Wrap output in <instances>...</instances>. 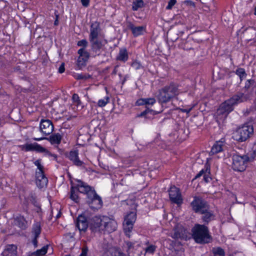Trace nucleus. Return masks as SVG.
Wrapping results in <instances>:
<instances>
[{
	"label": "nucleus",
	"mask_w": 256,
	"mask_h": 256,
	"mask_svg": "<svg viewBox=\"0 0 256 256\" xmlns=\"http://www.w3.org/2000/svg\"><path fill=\"white\" fill-rule=\"evenodd\" d=\"M76 226L80 232H85L88 227V222L86 217L82 215L78 216Z\"/></svg>",
	"instance_id": "412c9836"
},
{
	"label": "nucleus",
	"mask_w": 256,
	"mask_h": 256,
	"mask_svg": "<svg viewBox=\"0 0 256 256\" xmlns=\"http://www.w3.org/2000/svg\"><path fill=\"white\" fill-rule=\"evenodd\" d=\"M193 107H190L189 108H182L180 110L183 112L188 114L192 109Z\"/></svg>",
	"instance_id": "a18cd8bd"
},
{
	"label": "nucleus",
	"mask_w": 256,
	"mask_h": 256,
	"mask_svg": "<svg viewBox=\"0 0 256 256\" xmlns=\"http://www.w3.org/2000/svg\"><path fill=\"white\" fill-rule=\"evenodd\" d=\"M100 36L101 29L100 23L97 22H92L90 27L89 40L100 39L99 36Z\"/></svg>",
	"instance_id": "2eb2a0df"
},
{
	"label": "nucleus",
	"mask_w": 256,
	"mask_h": 256,
	"mask_svg": "<svg viewBox=\"0 0 256 256\" xmlns=\"http://www.w3.org/2000/svg\"><path fill=\"white\" fill-rule=\"evenodd\" d=\"M136 218V213L133 212L128 213L124 218L123 223L124 230L126 234L128 237L130 236V233L133 228Z\"/></svg>",
	"instance_id": "6e6552de"
},
{
	"label": "nucleus",
	"mask_w": 256,
	"mask_h": 256,
	"mask_svg": "<svg viewBox=\"0 0 256 256\" xmlns=\"http://www.w3.org/2000/svg\"><path fill=\"white\" fill-rule=\"evenodd\" d=\"M202 214V219L205 224H208L210 222L215 219V215L214 212L210 210V207L200 213Z\"/></svg>",
	"instance_id": "4be33fe9"
},
{
	"label": "nucleus",
	"mask_w": 256,
	"mask_h": 256,
	"mask_svg": "<svg viewBox=\"0 0 256 256\" xmlns=\"http://www.w3.org/2000/svg\"><path fill=\"white\" fill-rule=\"evenodd\" d=\"M193 210L196 213H202L208 208L209 205L201 198L196 197L191 203Z\"/></svg>",
	"instance_id": "1a4fd4ad"
},
{
	"label": "nucleus",
	"mask_w": 256,
	"mask_h": 256,
	"mask_svg": "<svg viewBox=\"0 0 256 256\" xmlns=\"http://www.w3.org/2000/svg\"><path fill=\"white\" fill-rule=\"evenodd\" d=\"M88 41L85 40H82L80 41H78L77 43V45L79 46H82V48H84L85 50H86V48L88 46Z\"/></svg>",
	"instance_id": "ea45409f"
},
{
	"label": "nucleus",
	"mask_w": 256,
	"mask_h": 256,
	"mask_svg": "<svg viewBox=\"0 0 256 256\" xmlns=\"http://www.w3.org/2000/svg\"><path fill=\"white\" fill-rule=\"evenodd\" d=\"M76 78L77 80H83V79H86V78L84 76H83L80 74H78V75L76 76Z\"/></svg>",
	"instance_id": "8fccbe9b"
},
{
	"label": "nucleus",
	"mask_w": 256,
	"mask_h": 256,
	"mask_svg": "<svg viewBox=\"0 0 256 256\" xmlns=\"http://www.w3.org/2000/svg\"><path fill=\"white\" fill-rule=\"evenodd\" d=\"M128 28L132 30L134 36H138L142 34L146 31L145 26H136L134 24L129 22Z\"/></svg>",
	"instance_id": "5701e85b"
},
{
	"label": "nucleus",
	"mask_w": 256,
	"mask_h": 256,
	"mask_svg": "<svg viewBox=\"0 0 256 256\" xmlns=\"http://www.w3.org/2000/svg\"><path fill=\"white\" fill-rule=\"evenodd\" d=\"M210 170L206 168V170H202L198 174H196L195 178H200L202 176L204 175V180L206 182H208L211 180V178L209 176Z\"/></svg>",
	"instance_id": "cd10ccee"
},
{
	"label": "nucleus",
	"mask_w": 256,
	"mask_h": 256,
	"mask_svg": "<svg viewBox=\"0 0 256 256\" xmlns=\"http://www.w3.org/2000/svg\"><path fill=\"white\" fill-rule=\"evenodd\" d=\"M156 249V246L154 245H150L145 248L146 253L152 254Z\"/></svg>",
	"instance_id": "58836bf2"
},
{
	"label": "nucleus",
	"mask_w": 256,
	"mask_h": 256,
	"mask_svg": "<svg viewBox=\"0 0 256 256\" xmlns=\"http://www.w3.org/2000/svg\"><path fill=\"white\" fill-rule=\"evenodd\" d=\"M179 93L178 86L174 83H171L159 90L158 100L160 103H166L177 96Z\"/></svg>",
	"instance_id": "7ed1b4c3"
},
{
	"label": "nucleus",
	"mask_w": 256,
	"mask_h": 256,
	"mask_svg": "<svg viewBox=\"0 0 256 256\" xmlns=\"http://www.w3.org/2000/svg\"><path fill=\"white\" fill-rule=\"evenodd\" d=\"M76 186H72L71 187L70 198L76 203L78 202L79 197L78 194V191L86 195V202L92 209L100 208L102 206V201L101 198L97 194L94 189L81 180H76Z\"/></svg>",
	"instance_id": "f257e3e1"
},
{
	"label": "nucleus",
	"mask_w": 256,
	"mask_h": 256,
	"mask_svg": "<svg viewBox=\"0 0 256 256\" xmlns=\"http://www.w3.org/2000/svg\"><path fill=\"white\" fill-rule=\"evenodd\" d=\"M88 252V249L86 248H82V252L80 256H86Z\"/></svg>",
	"instance_id": "de8ad7c7"
},
{
	"label": "nucleus",
	"mask_w": 256,
	"mask_h": 256,
	"mask_svg": "<svg viewBox=\"0 0 256 256\" xmlns=\"http://www.w3.org/2000/svg\"><path fill=\"white\" fill-rule=\"evenodd\" d=\"M248 158L246 155L234 154L232 156V168L234 170L243 172L246 170Z\"/></svg>",
	"instance_id": "423d86ee"
},
{
	"label": "nucleus",
	"mask_w": 256,
	"mask_h": 256,
	"mask_svg": "<svg viewBox=\"0 0 256 256\" xmlns=\"http://www.w3.org/2000/svg\"><path fill=\"white\" fill-rule=\"evenodd\" d=\"M148 112H150V113H152L153 112L152 110H146L144 112H142L140 114V116H146L147 114H148Z\"/></svg>",
	"instance_id": "09e8293b"
},
{
	"label": "nucleus",
	"mask_w": 256,
	"mask_h": 256,
	"mask_svg": "<svg viewBox=\"0 0 256 256\" xmlns=\"http://www.w3.org/2000/svg\"><path fill=\"white\" fill-rule=\"evenodd\" d=\"M103 228L102 230L111 232L116 230L117 224L116 221L108 217L103 216Z\"/></svg>",
	"instance_id": "4468645a"
},
{
	"label": "nucleus",
	"mask_w": 256,
	"mask_h": 256,
	"mask_svg": "<svg viewBox=\"0 0 256 256\" xmlns=\"http://www.w3.org/2000/svg\"><path fill=\"white\" fill-rule=\"evenodd\" d=\"M68 158L74 164L82 168H84V163L80 160L78 158V150L70 151L69 153Z\"/></svg>",
	"instance_id": "a211bd4d"
},
{
	"label": "nucleus",
	"mask_w": 256,
	"mask_h": 256,
	"mask_svg": "<svg viewBox=\"0 0 256 256\" xmlns=\"http://www.w3.org/2000/svg\"><path fill=\"white\" fill-rule=\"evenodd\" d=\"M248 96L242 92H238L230 99L226 100L220 106L229 114L234 110V106L246 101Z\"/></svg>",
	"instance_id": "20e7f679"
},
{
	"label": "nucleus",
	"mask_w": 256,
	"mask_h": 256,
	"mask_svg": "<svg viewBox=\"0 0 256 256\" xmlns=\"http://www.w3.org/2000/svg\"><path fill=\"white\" fill-rule=\"evenodd\" d=\"M253 126L250 125H244L238 128L232 134V138L239 142H244L253 134Z\"/></svg>",
	"instance_id": "39448f33"
},
{
	"label": "nucleus",
	"mask_w": 256,
	"mask_h": 256,
	"mask_svg": "<svg viewBox=\"0 0 256 256\" xmlns=\"http://www.w3.org/2000/svg\"><path fill=\"white\" fill-rule=\"evenodd\" d=\"M236 74L240 77L241 81L246 78L247 76L244 69L241 68H238L236 70Z\"/></svg>",
	"instance_id": "2f4dec72"
},
{
	"label": "nucleus",
	"mask_w": 256,
	"mask_h": 256,
	"mask_svg": "<svg viewBox=\"0 0 256 256\" xmlns=\"http://www.w3.org/2000/svg\"><path fill=\"white\" fill-rule=\"evenodd\" d=\"M109 102V98L106 96L103 99H100L98 101V104L99 106H104Z\"/></svg>",
	"instance_id": "4c0bfd02"
},
{
	"label": "nucleus",
	"mask_w": 256,
	"mask_h": 256,
	"mask_svg": "<svg viewBox=\"0 0 256 256\" xmlns=\"http://www.w3.org/2000/svg\"><path fill=\"white\" fill-rule=\"evenodd\" d=\"M32 232V242L34 248H36L38 246L37 238L41 232V226L40 222H36L34 224Z\"/></svg>",
	"instance_id": "f3484780"
},
{
	"label": "nucleus",
	"mask_w": 256,
	"mask_h": 256,
	"mask_svg": "<svg viewBox=\"0 0 256 256\" xmlns=\"http://www.w3.org/2000/svg\"><path fill=\"white\" fill-rule=\"evenodd\" d=\"M36 184L40 188L46 187L48 183V180L44 176V172L40 174L36 172Z\"/></svg>",
	"instance_id": "aec40b11"
},
{
	"label": "nucleus",
	"mask_w": 256,
	"mask_h": 256,
	"mask_svg": "<svg viewBox=\"0 0 256 256\" xmlns=\"http://www.w3.org/2000/svg\"><path fill=\"white\" fill-rule=\"evenodd\" d=\"M192 232V238L198 244H208L212 240V237L210 234L208 228L204 224H195Z\"/></svg>",
	"instance_id": "f03ea898"
},
{
	"label": "nucleus",
	"mask_w": 256,
	"mask_h": 256,
	"mask_svg": "<svg viewBox=\"0 0 256 256\" xmlns=\"http://www.w3.org/2000/svg\"><path fill=\"white\" fill-rule=\"evenodd\" d=\"M156 102V100L154 98H141L136 102L138 106L146 104L152 105Z\"/></svg>",
	"instance_id": "c756f323"
},
{
	"label": "nucleus",
	"mask_w": 256,
	"mask_h": 256,
	"mask_svg": "<svg viewBox=\"0 0 256 256\" xmlns=\"http://www.w3.org/2000/svg\"><path fill=\"white\" fill-rule=\"evenodd\" d=\"M128 54L126 48H122L120 50L116 60L120 61L126 62L128 59Z\"/></svg>",
	"instance_id": "c85d7f7f"
},
{
	"label": "nucleus",
	"mask_w": 256,
	"mask_h": 256,
	"mask_svg": "<svg viewBox=\"0 0 256 256\" xmlns=\"http://www.w3.org/2000/svg\"><path fill=\"white\" fill-rule=\"evenodd\" d=\"M81 2L82 3V4L84 6H88L89 4V0H81Z\"/></svg>",
	"instance_id": "49530a36"
},
{
	"label": "nucleus",
	"mask_w": 256,
	"mask_h": 256,
	"mask_svg": "<svg viewBox=\"0 0 256 256\" xmlns=\"http://www.w3.org/2000/svg\"><path fill=\"white\" fill-rule=\"evenodd\" d=\"M214 256H225L224 250L220 247L214 248L212 249Z\"/></svg>",
	"instance_id": "f704fd0d"
},
{
	"label": "nucleus",
	"mask_w": 256,
	"mask_h": 256,
	"mask_svg": "<svg viewBox=\"0 0 256 256\" xmlns=\"http://www.w3.org/2000/svg\"><path fill=\"white\" fill-rule=\"evenodd\" d=\"M14 224L22 230L26 229L28 226V222L24 216H19L14 219Z\"/></svg>",
	"instance_id": "bb28decb"
},
{
	"label": "nucleus",
	"mask_w": 256,
	"mask_h": 256,
	"mask_svg": "<svg viewBox=\"0 0 256 256\" xmlns=\"http://www.w3.org/2000/svg\"><path fill=\"white\" fill-rule=\"evenodd\" d=\"M132 66L135 70H138L142 68V64L139 62L135 60L132 64Z\"/></svg>",
	"instance_id": "79ce46f5"
},
{
	"label": "nucleus",
	"mask_w": 256,
	"mask_h": 256,
	"mask_svg": "<svg viewBox=\"0 0 256 256\" xmlns=\"http://www.w3.org/2000/svg\"><path fill=\"white\" fill-rule=\"evenodd\" d=\"M224 146L223 141L220 140L216 142L212 148L210 153V154L212 155L222 152Z\"/></svg>",
	"instance_id": "a878e982"
},
{
	"label": "nucleus",
	"mask_w": 256,
	"mask_h": 256,
	"mask_svg": "<svg viewBox=\"0 0 256 256\" xmlns=\"http://www.w3.org/2000/svg\"><path fill=\"white\" fill-rule=\"evenodd\" d=\"M72 100L74 102H75L77 106L80 105L81 104V102L80 100V98L78 94H74L72 97Z\"/></svg>",
	"instance_id": "a19ab883"
},
{
	"label": "nucleus",
	"mask_w": 256,
	"mask_h": 256,
	"mask_svg": "<svg viewBox=\"0 0 256 256\" xmlns=\"http://www.w3.org/2000/svg\"><path fill=\"white\" fill-rule=\"evenodd\" d=\"M254 80L250 79L247 80L244 86V90L248 91L254 84Z\"/></svg>",
	"instance_id": "e433bc0d"
},
{
	"label": "nucleus",
	"mask_w": 256,
	"mask_h": 256,
	"mask_svg": "<svg viewBox=\"0 0 256 256\" xmlns=\"http://www.w3.org/2000/svg\"><path fill=\"white\" fill-rule=\"evenodd\" d=\"M34 164L37 166V170L36 172H39L42 174L44 172V166L41 164L40 160H37L34 162Z\"/></svg>",
	"instance_id": "c9c22d12"
},
{
	"label": "nucleus",
	"mask_w": 256,
	"mask_h": 256,
	"mask_svg": "<svg viewBox=\"0 0 256 256\" xmlns=\"http://www.w3.org/2000/svg\"><path fill=\"white\" fill-rule=\"evenodd\" d=\"M170 236L174 239L184 238L186 236V230L182 227V226H177L174 230Z\"/></svg>",
	"instance_id": "b1692460"
},
{
	"label": "nucleus",
	"mask_w": 256,
	"mask_h": 256,
	"mask_svg": "<svg viewBox=\"0 0 256 256\" xmlns=\"http://www.w3.org/2000/svg\"><path fill=\"white\" fill-rule=\"evenodd\" d=\"M48 245L43 246L41 249L37 250L33 253V255L35 256H44L47 252Z\"/></svg>",
	"instance_id": "473e14b6"
},
{
	"label": "nucleus",
	"mask_w": 256,
	"mask_h": 256,
	"mask_svg": "<svg viewBox=\"0 0 256 256\" xmlns=\"http://www.w3.org/2000/svg\"><path fill=\"white\" fill-rule=\"evenodd\" d=\"M40 129L44 135L47 136L52 132L54 126L51 120L42 119L40 122Z\"/></svg>",
	"instance_id": "9b49d317"
},
{
	"label": "nucleus",
	"mask_w": 256,
	"mask_h": 256,
	"mask_svg": "<svg viewBox=\"0 0 256 256\" xmlns=\"http://www.w3.org/2000/svg\"><path fill=\"white\" fill-rule=\"evenodd\" d=\"M184 3L187 4H188L192 6H194V3L190 0H185Z\"/></svg>",
	"instance_id": "3c124183"
},
{
	"label": "nucleus",
	"mask_w": 256,
	"mask_h": 256,
	"mask_svg": "<svg viewBox=\"0 0 256 256\" xmlns=\"http://www.w3.org/2000/svg\"><path fill=\"white\" fill-rule=\"evenodd\" d=\"M62 136L59 133L54 134L51 135L48 138H34L33 140L36 141H40L42 140H48L52 144H60Z\"/></svg>",
	"instance_id": "6ab92c4d"
},
{
	"label": "nucleus",
	"mask_w": 256,
	"mask_h": 256,
	"mask_svg": "<svg viewBox=\"0 0 256 256\" xmlns=\"http://www.w3.org/2000/svg\"><path fill=\"white\" fill-rule=\"evenodd\" d=\"M17 247L14 244H10L6 246L2 254V256H16L17 254Z\"/></svg>",
	"instance_id": "393cba45"
},
{
	"label": "nucleus",
	"mask_w": 256,
	"mask_h": 256,
	"mask_svg": "<svg viewBox=\"0 0 256 256\" xmlns=\"http://www.w3.org/2000/svg\"><path fill=\"white\" fill-rule=\"evenodd\" d=\"M79 56L77 60V66L79 69H82L86 65V62L90 57L89 52L84 48H80L78 52Z\"/></svg>",
	"instance_id": "9d476101"
},
{
	"label": "nucleus",
	"mask_w": 256,
	"mask_h": 256,
	"mask_svg": "<svg viewBox=\"0 0 256 256\" xmlns=\"http://www.w3.org/2000/svg\"><path fill=\"white\" fill-rule=\"evenodd\" d=\"M212 0V1L213 0Z\"/></svg>",
	"instance_id": "5fc2aeb1"
},
{
	"label": "nucleus",
	"mask_w": 256,
	"mask_h": 256,
	"mask_svg": "<svg viewBox=\"0 0 256 256\" xmlns=\"http://www.w3.org/2000/svg\"><path fill=\"white\" fill-rule=\"evenodd\" d=\"M90 229L93 232L100 231L103 228V216H94L89 222Z\"/></svg>",
	"instance_id": "f8f14e48"
},
{
	"label": "nucleus",
	"mask_w": 256,
	"mask_h": 256,
	"mask_svg": "<svg viewBox=\"0 0 256 256\" xmlns=\"http://www.w3.org/2000/svg\"><path fill=\"white\" fill-rule=\"evenodd\" d=\"M144 4L142 0H136L132 2V9L134 11L138 10V8L144 6Z\"/></svg>",
	"instance_id": "7c9ffc66"
},
{
	"label": "nucleus",
	"mask_w": 256,
	"mask_h": 256,
	"mask_svg": "<svg viewBox=\"0 0 256 256\" xmlns=\"http://www.w3.org/2000/svg\"><path fill=\"white\" fill-rule=\"evenodd\" d=\"M54 24L56 26L58 24V17L56 18V19L54 21Z\"/></svg>",
	"instance_id": "603ef678"
},
{
	"label": "nucleus",
	"mask_w": 256,
	"mask_h": 256,
	"mask_svg": "<svg viewBox=\"0 0 256 256\" xmlns=\"http://www.w3.org/2000/svg\"><path fill=\"white\" fill-rule=\"evenodd\" d=\"M176 0H170L168 5L166 7V10H171L172 6L176 4Z\"/></svg>",
	"instance_id": "37998d69"
},
{
	"label": "nucleus",
	"mask_w": 256,
	"mask_h": 256,
	"mask_svg": "<svg viewBox=\"0 0 256 256\" xmlns=\"http://www.w3.org/2000/svg\"><path fill=\"white\" fill-rule=\"evenodd\" d=\"M170 200L174 203L180 204L182 202V198L180 190L175 186H171L169 190Z\"/></svg>",
	"instance_id": "dca6fc26"
},
{
	"label": "nucleus",
	"mask_w": 256,
	"mask_h": 256,
	"mask_svg": "<svg viewBox=\"0 0 256 256\" xmlns=\"http://www.w3.org/2000/svg\"><path fill=\"white\" fill-rule=\"evenodd\" d=\"M90 43L91 51L94 56H99L101 53V49L104 46V40L101 39L89 40Z\"/></svg>",
	"instance_id": "ddd939ff"
},
{
	"label": "nucleus",
	"mask_w": 256,
	"mask_h": 256,
	"mask_svg": "<svg viewBox=\"0 0 256 256\" xmlns=\"http://www.w3.org/2000/svg\"><path fill=\"white\" fill-rule=\"evenodd\" d=\"M228 112L226 111L225 110H224L220 106L217 110L216 114L218 116L220 117V118H226L227 116L228 115Z\"/></svg>",
	"instance_id": "72a5a7b5"
},
{
	"label": "nucleus",
	"mask_w": 256,
	"mask_h": 256,
	"mask_svg": "<svg viewBox=\"0 0 256 256\" xmlns=\"http://www.w3.org/2000/svg\"><path fill=\"white\" fill-rule=\"evenodd\" d=\"M65 68H64V63H62L60 66L58 68V72L60 74H62L64 72Z\"/></svg>",
	"instance_id": "c03bdc74"
},
{
	"label": "nucleus",
	"mask_w": 256,
	"mask_h": 256,
	"mask_svg": "<svg viewBox=\"0 0 256 256\" xmlns=\"http://www.w3.org/2000/svg\"><path fill=\"white\" fill-rule=\"evenodd\" d=\"M21 147L22 150L26 151L36 150L38 152H44L46 156L53 157L54 160L57 158L56 154L50 153L44 148L37 143L26 144L22 146Z\"/></svg>",
	"instance_id": "0eeeda50"
},
{
	"label": "nucleus",
	"mask_w": 256,
	"mask_h": 256,
	"mask_svg": "<svg viewBox=\"0 0 256 256\" xmlns=\"http://www.w3.org/2000/svg\"><path fill=\"white\" fill-rule=\"evenodd\" d=\"M114 74H116V70H115L114 71Z\"/></svg>",
	"instance_id": "864d4df0"
}]
</instances>
